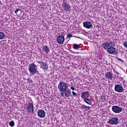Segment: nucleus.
I'll return each instance as SVG.
<instances>
[{
    "mask_svg": "<svg viewBox=\"0 0 127 127\" xmlns=\"http://www.w3.org/2000/svg\"><path fill=\"white\" fill-rule=\"evenodd\" d=\"M29 67L28 70L32 75H34V74H36V73H38V70H37V68H36V65L34 64V63H32L29 64Z\"/></svg>",
    "mask_w": 127,
    "mask_h": 127,
    "instance_id": "nucleus-1",
    "label": "nucleus"
},
{
    "mask_svg": "<svg viewBox=\"0 0 127 127\" xmlns=\"http://www.w3.org/2000/svg\"><path fill=\"white\" fill-rule=\"evenodd\" d=\"M67 83L63 82L61 81L60 82L59 84H58V89L60 92H64L65 90H67Z\"/></svg>",
    "mask_w": 127,
    "mask_h": 127,
    "instance_id": "nucleus-2",
    "label": "nucleus"
},
{
    "mask_svg": "<svg viewBox=\"0 0 127 127\" xmlns=\"http://www.w3.org/2000/svg\"><path fill=\"white\" fill-rule=\"evenodd\" d=\"M109 125H118L119 124V118L118 117H112L107 122Z\"/></svg>",
    "mask_w": 127,
    "mask_h": 127,
    "instance_id": "nucleus-3",
    "label": "nucleus"
},
{
    "mask_svg": "<svg viewBox=\"0 0 127 127\" xmlns=\"http://www.w3.org/2000/svg\"><path fill=\"white\" fill-rule=\"evenodd\" d=\"M112 110L114 113H115V114H120V113L123 112V108L118 106H112Z\"/></svg>",
    "mask_w": 127,
    "mask_h": 127,
    "instance_id": "nucleus-4",
    "label": "nucleus"
},
{
    "mask_svg": "<svg viewBox=\"0 0 127 127\" xmlns=\"http://www.w3.org/2000/svg\"><path fill=\"white\" fill-rule=\"evenodd\" d=\"M62 5L64 10H65V11H69V10H70L71 6L70 5V4H68V3L65 2V0H63Z\"/></svg>",
    "mask_w": 127,
    "mask_h": 127,
    "instance_id": "nucleus-5",
    "label": "nucleus"
},
{
    "mask_svg": "<svg viewBox=\"0 0 127 127\" xmlns=\"http://www.w3.org/2000/svg\"><path fill=\"white\" fill-rule=\"evenodd\" d=\"M125 89L123 86H121L120 84H116L115 86V91L118 92V93H123Z\"/></svg>",
    "mask_w": 127,
    "mask_h": 127,
    "instance_id": "nucleus-6",
    "label": "nucleus"
},
{
    "mask_svg": "<svg viewBox=\"0 0 127 127\" xmlns=\"http://www.w3.org/2000/svg\"><path fill=\"white\" fill-rule=\"evenodd\" d=\"M38 63L39 64H40L41 65V68L43 69V70H48V64L44 62H43L42 61H38Z\"/></svg>",
    "mask_w": 127,
    "mask_h": 127,
    "instance_id": "nucleus-7",
    "label": "nucleus"
},
{
    "mask_svg": "<svg viewBox=\"0 0 127 127\" xmlns=\"http://www.w3.org/2000/svg\"><path fill=\"white\" fill-rule=\"evenodd\" d=\"M27 111L30 114H33L34 109H33V104L32 103H29L27 106Z\"/></svg>",
    "mask_w": 127,
    "mask_h": 127,
    "instance_id": "nucleus-8",
    "label": "nucleus"
},
{
    "mask_svg": "<svg viewBox=\"0 0 127 127\" xmlns=\"http://www.w3.org/2000/svg\"><path fill=\"white\" fill-rule=\"evenodd\" d=\"M57 41L60 44H63L64 41H65V38H64V36H59L57 38Z\"/></svg>",
    "mask_w": 127,
    "mask_h": 127,
    "instance_id": "nucleus-9",
    "label": "nucleus"
},
{
    "mask_svg": "<svg viewBox=\"0 0 127 127\" xmlns=\"http://www.w3.org/2000/svg\"><path fill=\"white\" fill-rule=\"evenodd\" d=\"M83 24L84 27H85V28H87L88 29H90V28L93 27V25L89 21L84 22Z\"/></svg>",
    "mask_w": 127,
    "mask_h": 127,
    "instance_id": "nucleus-10",
    "label": "nucleus"
},
{
    "mask_svg": "<svg viewBox=\"0 0 127 127\" xmlns=\"http://www.w3.org/2000/svg\"><path fill=\"white\" fill-rule=\"evenodd\" d=\"M113 75V73L111 72V71H108L105 73V78L109 79V80H113V78H114Z\"/></svg>",
    "mask_w": 127,
    "mask_h": 127,
    "instance_id": "nucleus-11",
    "label": "nucleus"
},
{
    "mask_svg": "<svg viewBox=\"0 0 127 127\" xmlns=\"http://www.w3.org/2000/svg\"><path fill=\"white\" fill-rule=\"evenodd\" d=\"M38 116L40 118H44L46 116L45 111L43 110H40L38 111Z\"/></svg>",
    "mask_w": 127,
    "mask_h": 127,
    "instance_id": "nucleus-12",
    "label": "nucleus"
},
{
    "mask_svg": "<svg viewBox=\"0 0 127 127\" xmlns=\"http://www.w3.org/2000/svg\"><path fill=\"white\" fill-rule=\"evenodd\" d=\"M81 97L82 99H86L90 97V94L88 91H84L82 93Z\"/></svg>",
    "mask_w": 127,
    "mask_h": 127,
    "instance_id": "nucleus-13",
    "label": "nucleus"
},
{
    "mask_svg": "<svg viewBox=\"0 0 127 127\" xmlns=\"http://www.w3.org/2000/svg\"><path fill=\"white\" fill-rule=\"evenodd\" d=\"M107 52L108 53H109V54H114V53L116 52V48L112 47H109L107 49Z\"/></svg>",
    "mask_w": 127,
    "mask_h": 127,
    "instance_id": "nucleus-14",
    "label": "nucleus"
},
{
    "mask_svg": "<svg viewBox=\"0 0 127 127\" xmlns=\"http://www.w3.org/2000/svg\"><path fill=\"white\" fill-rule=\"evenodd\" d=\"M64 92L66 98H69V97H70V96L71 95V91L69 89H65V90H64Z\"/></svg>",
    "mask_w": 127,
    "mask_h": 127,
    "instance_id": "nucleus-15",
    "label": "nucleus"
},
{
    "mask_svg": "<svg viewBox=\"0 0 127 127\" xmlns=\"http://www.w3.org/2000/svg\"><path fill=\"white\" fill-rule=\"evenodd\" d=\"M102 47L103 48H104V49L107 50V49L108 50V48L110 47V44H109L108 42H105L102 45Z\"/></svg>",
    "mask_w": 127,
    "mask_h": 127,
    "instance_id": "nucleus-16",
    "label": "nucleus"
},
{
    "mask_svg": "<svg viewBox=\"0 0 127 127\" xmlns=\"http://www.w3.org/2000/svg\"><path fill=\"white\" fill-rule=\"evenodd\" d=\"M43 51L45 52V53L48 54L50 51V49H49V47L47 46H44L43 48Z\"/></svg>",
    "mask_w": 127,
    "mask_h": 127,
    "instance_id": "nucleus-17",
    "label": "nucleus"
},
{
    "mask_svg": "<svg viewBox=\"0 0 127 127\" xmlns=\"http://www.w3.org/2000/svg\"><path fill=\"white\" fill-rule=\"evenodd\" d=\"M84 101L86 104H88V105H92V102H91V100L89 99V98H84Z\"/></svg>",
    "mask_w": 127,
    "mask_h": 127,
    "instance_id": "nucleus-18",
    "label": "nucleus"
},
{
    "mask_svg": "<svg viewBox=\"0 0 127 127\" xmlns=\"http://www.w3.org/2000/svg\"><path fill=\"white\" fill-rule=\"evenodd\" d=\"M81 107L86 112L89 111L90 109V107H88L85 105H82Z\"/></svg>",
    "mask_w": 127,
    "mask_h": 127,
    "instance_id": "nucleus-19",
    "label": "nucleus"
},
{
    "mask_svg": "<svg viewBox=\"0 0 127 127\" xmlns=\"http://www.w3.org/2000/svg\"><path fill=\"white\" fill-rule=\"evenodd\" d=\"M110 47H115L116 46V43L113 41H110L109 43Z\"/></svg>",
    "mask_w": 127,
    "mask_h": 127,
    "instance_id": "nucleus-20",
    "label": "nucleus"
},
{
    "mask_svg": "<svg viewBox=\"0 0 127 127\" xmlns=\"http://www.w3.org/2000/svg\"><path fill=\"white\" fill-rule=\"evenodd\" d=\"M73 48L74 49H76V50L79 49L80 48V46H79V45L77 44H74L73 45Z\"/></svg>",
    "mask_w": 127,
    "mask_h": 127,
    "instance_id": "nucleus-21",
    "label": "nucleus"
},
{
    "mask_svg": "<svg viewBox=\"0 0 127 127\" xmlns=\"http://www.w3.org/2000/svg\"><path fill=\"white\" fill-rule=\"evenodd\" d=\"M5 36V35H4V33L3 32H0V39H3Z\"/></svg>",
    "mask_w": 127,
    "mask_h": 127,
    "instance_id": "nucleus-22",
    "label": "nucleus"
},
{
    "mask_svg": "<svg viewBox=\"0 0 127 127\" xmlns=\"http://www.w3.org/2000/svg\"><path fill=\"white\" fill-rule=\"evenodd\" d=\"M9 125L10 127H14V122L13 121H11L9 123Z\"/></svg>",
    "mask_w": 127,
    "mask_h": 127,
    "instance_id": "nucleus-23",
    "label": "nucleus"
},
{
    "mask_svg": "<svg viewBox=\"0 0 127 127\" xmlns=\"http://www.w3.org/2000/svg\"><path fill=\"white\" fill-rule=\"evenodd\" d=\"M101 99L102 100V102H105L106 101V97L104 95L101 96Z\"/></svg>",
    "mask_w": 127,
    "mask_h": 127,
    "instance_id": "nucleus-24",
    "label": "nucleus"
},
{
    "mask_svg": "<svg viewBox=\"0 0 127 127\" xmlns=\"http://www.w3.org/2000/svg\"><path fill=\"white\" fill-rule=\"evenodd\" d=\"M123 46L125 48H127V41L124 42L123 43Z\"/></svg>",
    "mask_w": 127,
    "mask_h": 127,
    "instance_id": "nucleus-25",
    "label": "nucleus"
},
{
    "mask_svg": "<svg viewBox=\"0 0 127 127\" xmlns=\"http://www.w3.org/2000/svg\"><path fill=\"white\" fill-rule=\"evenodd\" d=\"M72 36H73V35H72V34H67V37L68 38H70L72 37Z\"/></svg>",
    "mask_w": 127,
    "mask_h": 127,
    "instance_id": "nucleus-26",
    "label": "nucleus"
},
{
    "mask_svg": "<svg viewBox=\"0 0 127 127\" xmlns=\"http://www.w3.org/2000/svg\"><path fill=\"white\" fill-rule=\"evenodd\" d=\"M27 81L29 82V83H33V81H32V80H31V79L30 78H28L27 79Z\"/></svg>",
    "mask_w": 127,
    "mask_h": 127,
    "instance_id": "nucleus-27",
    "label": "nucleus"
},
{
    "mask_svg": "<svg viewBox=\"0 0 127 127\" xmlns=\"http://www.w3.org/2000/svg\"><path fill=\"white\" fill-rule=\"evenodd\" d=\"M117 59H118V60H119V61H120L121 62H124V61L122 60V59L121 58H119L118 57H116Z\"/></svg>",
    "mask_w": 127,
    "mask_h": 127,
    "instance_id": "nucleus-28",
    "label": "nucleus"
},
{
    "mask_svg": "<svg viewBox=\"0 0 127 127\" xmlns=\"http://www.w3.org/2000/svg\"><path fill=\"white\" fill-rule=\"evenodd\" d=\"M70 89H71V90H72V91H75V88L74 87V86H73V85L71 86Z\"/></svg>",
    "mask_w": 127,
    "mask_h": 127,
    "instance_id": "nucleus-29",
    "label": "nucleus"
},
{
    "mask_svg": "<svg viewBox=\"0 0 127 127\" xmlns=\"http://www.w3.org/2000/svg\"><path fill=\"white\" fill-rule=\"evenodd\" d=\"M19 10H20H20H19V9L16 8V10H15V13H17V12H18V11H19Z\"/></svg>",
    "mask_w": 127,
    "mask_h": 127,
    "instance_id": "nucleus-30",
    "label": "nucleus"
},
{
    "mask_svg": "<svg viewBox=\"0 0 127 127\" xmlns=\"http://www.w3.org/2000/svg\"><path fill=\"white\" fill-rule=\"evenodd\" d=\"M72 93L73 96H78V95L76 93H75V92L72 91Z\"/></svg>",
    "mask_w": 127,
    "mask_h": 127,
    "instance_id": "nucleus-31",
    "label": "nucleus"
},
{
    "mask_svg": "<svg viewBox=\"0 0 127 127\" xmlns=\"http://www.w3.org/2000/svg\"><path fill=\"white\" fill-rule=\"evenodd\" d=\"M61 96L62 97H64V94H65V93L64 92V91L61 92Z\"/></svg>",
    "mask_w": 127,
    "mask_h": 127,
    "instance_id": "nucleus-32",
    "label": "nucleus"
},
{
    "mask_svg": "<svg viewBox=\"0 0 127 127\" xmlns=\"http://www.w3.org/2000/svg\"><path fill=\"white\" fill-rule=\"evenodd\" d=\"M1 4V1L0 0V5Z\"/></svg>",
    "mask_w": 127,
    "mask_h": 127,
    "instance_id": "nucleus-33",
    "label": "nucleus"
},
{
    "mask_svg": "<svg viewBox=\"0 0 127 127\" xmlns=\"http://www.w3.org/2000/svg\"><path fill=\"white\" fill-rule=\"evenodd\" d=\"M75 37H76V38H77L76 36H75Z\"/></svg>",
    "mask_w": 127,
    "mask_h": 127,
    "instance_id": "nucleus-34",
    "label": "nucleus"
}]
</instances>
